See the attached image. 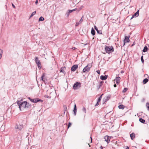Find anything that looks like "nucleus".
Instances as JSON below:
<instances>
[{"mask_svg": "<svg viewBox=\"0 0 149 149\" xmlns=\"http://www.w3.org/2000/svg\"><path fill=\"white\" fill-rule=\"evenodd\" d=\"M17 103L19 106L20 110L26 108L25 101L22 102V101H17Z\"/></svg>", "mask_w": 149, "mask_h": 149, "instance_id": "nucleus-1", "label": "nucleus"}, {"mask_svg": "<svg viewBox=\"0 0 149 149\" xmlns=\"http://www.w3.org/2000/svg\"><path fill=\"white\" fill-rule=\"evenodd\" d=\"M105 50L107 53L110 54L114 52V49L112 46H106L105 48Z\"/></svg>", "mask_w": 149, "mask_h": 149, "instance_id": "nucleus-2", "label": "nucleus"}, {"mask_svg": "<svg viewBox=\"0 0 149 149\" xmlns=\"http://www.w3.org/2000/svg\"><path fill=\"white\" fill-rule=\"evenodd\" d=\"M91 67V66L90 64L87 65L83 69V72L85 73L88 72L90 71Z\"/></svg>", "mask_w": 149, "mask_h": 149, "instance_id": "nucleus-3", "label": "nucleus"}, {"mask_svg": "<svg viewBox=\"0 0 149 149\" xmlns=\"http://www.w3.org/2000/svg\"><path fill=\"white\" fill-rule=\"evenodd\" d=\"M81 87V83L79 82H77L74 84L73 86V89L74 90L77 89Z\"/></svg>", "mask_w": 149, "mask_h": 149, "instance_id": "nucleus-4", "label": "nucleus"}, {"mask_svg": "<svg viewBox=\"0 0 149 149\" xmlns=\"http://www.w3.org/2000/svg\"><path fill=\"white\" fill-rule=\"evenodd\" d=\"M35 62L37 64L38 68L39 69L41 68L42 66L40 61L38 59V57H36L35 59Z\"/></svg>", "mask_w": 149, "mask_h": 149, "instance_id": "nucleus-5", "label": "nucleus"}, {"mask_svg": "<svg viewBox=\"0 0 149 149\" xmlns=\"http://www.w3.org/2000/svg\"><path fill=\"white\" fill-rule=\"evenodd\" d=\"M78 65H73L71 68V70L72 71H75L76 69L78 68Z\"/></svg>", "mask_w": 149, "mask_h": 149, "instance_id": "nucleus-6", "label": "nucleus"}, {"mask_svg": "<svg viewBox=\"0 0 149 149\" xmlns=\"http://www.w3.org/2000/svg\"><path fill=\"white\" fill-rule=\"evenodd\" d=\"M139 10H138V11L132 16L131 19L135 17H137L139 16Z\"/></svg>", "mask_w": 149, "mask_h": 149, "instance_id": "nucleus-7", "label": "nucleus"}, {"mask_svg": "<svg viewBox=\"0 0 149 149\" xmlns=\"http://www.w3.org/2000/svg\"><path fill=\"white\" fill-rule=\"evenodd\" d=\"M103 95V94L101 95L98 98L97 100V101L96 104L95 105V106H97L99 105V103L100 102L102 97V96Z\"/></svg>", "mask_w": 149, "mask_h": 149, "instance_id": "nucleus-8", "label": "nucleus"}, {"mask_svg": "<svg viewBox=\"0 0 149 149\" xmlns=\"http://www.w3.org/2000/svg\"><path fill=\"white\" fill-rule=\"evenodd\" d=\"M129 37H127V36H125V39L124 40V45L125 44V42H128L130 41V40H129Z\"/></svg>", "mask_w": 149, "mask_h": 149, "instance_id": "nucleus-9", "label": "nucleus"}, {"mask_svg": "<svg viewBox=\"0 0 149 149\" xmlns=\"http://www.w3.org/2000/svg\"><path fill=\"white\" fill-rule=\"evenodd\" d=\"M23 128L22 126L20 125H17L15 126V128L19 130H21Z\"/></svg>", "mask_w": 149, "mask_h": 149, "instance_id": "nucleus-10", "label": "nucleus"}, {"mask_svg": "<svg viewBox=\"0 0 149 149\" xmlns=\"http://www.w3.org/2000/svg\"><path fill=\"white\" fill-rule=\"evenodd\" d=\"M120 77H116L114 80L116 81V83L117 84H118L120 83Z\"/></svg>", "mask_w": 149, "mask_h": 149, "instance_id": "nucleus-11", "label": "nucleus"}, {"mask_svg": "<svg viewBox=\"0 0 149 149\" xmlns=\"http://www.w3.org/2000/svg\"><path fill=\"white\" fill-rule=\"evenodd\" d=\"M108 77V76L107 75H101L100 77V79L102 80H104L107 79Z\"/></svg>", "mask_w": 149, "mask_h": 149, "instance_id": "nucleus-12", "label": "nucleus"}, {"mask_svg": "<svg viewBox=\"0 0 149 149\" xmlns=\"http://www.w3.org/2000/svg\"><path fill=\"white\" fill-rule=\"evenodd\" d=\"M104 138L107 143H108L109 142L110 139H109V136H104Z\"/></svg>", "mask_w": 149, "mask_h": 149, "instance_id": "nucleus-13", "label": "nucleus"}, {"mask_svg": "<svg viewBox=\"0 0 149 149\" xmlns=\"http://www.w3.org/2000/svg\"><path fill=\"white\" fill-rule=\"evenodd\" d=\"M40 101L42 102L43 100L39 98H35L34 99L33 103H36Z\"/></svg>", "mask_w": 149, "mask_h": 149, "instance_id": "nucleus-14", "label": "nucleus"}, {"mask_svg": "<svg viewBox=\"0 0 149 149\" xmlns=\"http://www.w3.org/2000/svg\"><path fill=\"white\" fill-rule=\"evenodd\" d=\"M94 28L95 30L99 34H102V31L101 30H99L96 27V26L95 25L94 26Z\"/></svg>", "mask_w": 149, "mask_h": 149, "instance_id": "nucleus-15", "label": "nucleus"}, {"mask_svg": "<svg viewBox=\"0 0 149 149\" xmlns=\"http://www.w3.org/2000/svg\"><path fill=\"white\" fill-rule=\"evenodd\" d=\"M26 108H30L31 107V105L29 103H28L26 101H25V105Z\"/></svg>", "mask_w": 149, "mask_h": 149, "instance_id": "nucleus-16", "label": "nucleus"}, {"mask_svg": "<svg viewBox=\"0 0 149 149\" xmlns=\"http://www.w3.org/2000/svg\"><path fill=\"white\" fill-rule=\"evenodd\" d=\"M65 67L61 68L60 70V72H62L64 74H65V72L64 70H65Z\"/></svg>", "mask_w": 149, "mask_h": 149, "instance_id": "nucleus-17", "label": "nucleus"}, {"mask_svg": "<svg viewBox=\"0 0 149 149\" xmlns=\"http://www.w3.org/2000/svg\"><path fill=\"white\" fill-rule=\"evenodd\" d=\"M135 134L134 133H132L130 134V137L132 140H133L135 138Z\"/></svg>", "mask_w": 149, "mask_h": 149, "instance_id": "nucleus-18", "label": "nucleus"}, {"mask_svg": "<svg viewBox=\"0 0 149 149\" xmlns=\"http://www.w3.org/2000/svg\"><path fill=\"white\" fill-rule=\"evenodd\" d=\"M73 111H74V115H75L76 114L77 111V108L76 106V105L75 104H74V109L73 110Z\"/></svg>", "mask_w": 149, "mask_h": 149, "instance_id": "nucleus-19", "label": "nucleus"}, {"mask_svg": "<svg viewBox=\"0 0 149 149\" xmlns=\"http://www.w3.org/2000/svg\"><path fill=\"white\" fill-rule=\"evenodd\" d=\"M139 121L140 122L143 123H144L145 122V120L141 118H139Z\"/></svg>", "mask_w": 149, "mask_h": 149, "instance_id": "nucleus-20", "label": "nucleus"}, {"mask_svg": "<svg viewBox=\"0 0 149 149\" xmlns=\"http://www.w3.org/2000/svg\"><path fill=\"white\" fill-rule=\"evenodd\" d=\"M91 34L93 36L95 34V30L93 28H92L91 29Z\"/></svg>", "mask_w": 149, "mask_h": 149, "instance_id": "nucleus-21", "label": "nucleus"}, {"mask_svg": "<svg viewBox=\"0 0 149 149\" xmlns=\"http://www.w3.org/2000/svg\"><path fill=\"white\" fill-rule=\"evenodd\" d=\"M148 50V47L147 46H145L144 47L143 49V51L145 52H147Z\"/></svg>", "mask_w": 149, "mask_h": 149, "instance_id": "nucleus-22", "label": "nucleus"}, {"mask_svg": "<svg viewBox=\"0 0 149 149\" xmlns=\"http://www.w3.org/2000/svg\"><path fill=\"white\" fill-rule=\"evenodd\" d=\"M148 80L147 78H145L143 80V82L144 84H146L148 82Z\"/></svg>", "mask_w": 149, "mask_h": 149, "instance_id": "nucleus-23", "label": "nucleus"}, {"mask_svg": "<svg viewBox=\"0 0 149 149\" xmlns=\"http://www.w3.org/2000/svg\"><path fill=\"white\" fill-rule=\"evenodd\" d=\"M118 108L120 109H124V106L123 105H120L118 106Z\"/></svg>", "mask_w": 149, "mask_h": 149, "instance_id": "nucleus-24", "label": "nucleus"}, {"mask_svg": "<svg viewBox=\"0 0 149 149\" xmlns=\"http://www.w3.org/2000/svg\"><path fill=\"white\" fill-rule=\"evenodd\" d=\"M45 74L44 73H43L42 74V75L41 76V77L40 78V80H42L43 81H44V80H43V79H44V77L45 76Z\"/></svg>", "mask_w": 149, "mask_h": 149, "instance_id": "nucleus-25", "label": "nucleus"}, {"mask_svg": "<svg viewBox=\"0 0 149 149\" xmlns=\"http://www.w3.org/2000/svg\"><path fill=\"white\" fill-rule=\"evenodd\" d=\"M44 20V19L43 18V17L42 16H41L39 18V21L40 22V21H43V20Z\"/></svg>", "mask_w": 149, "mask_h": 149, "instance_id": "nucleus-26", "label": "nucleus"}, {"mask_svg": "<svg viewBox=\"0 0 149 149\" xmlns=\"http://www.w3.org/2000/svg\"><path fill=\"white\" fill-rule=\"evenodd\" d=\"M3 53V50L1 49H0V59H1V58L2 57Z\"/></svg>", "mask_w": 149, "mask_h": 149, "instance_id": "nucleus-27", "label": "nucleus"}, {"mask_svg": "<svg viewBox=\"0 0 149 149\" xmlns=\"http://www.w3.org/2000/svg\"><path fill=\"white\" fill-rule=\"evenodd\" d=\"M36 13V11H34V12H33L31 13V15H30L29 18H31L34 15H35V14Z\"/></svg>", "mask_w": 149, "mask_h": 149, "instance_id": "nucleus-28", "label": "nucleus"}, {"mask_svg": "<svg viewBox=\"0 0 149 149\" xmlns=\"http://www.w3.org/2000/svg\"><path fill=\"white\" fill-rule=\"evenodd\" d=\"M83 18H84V16H82V17H81V19H80V20L79 22V24H81L82 22L83 21Z\"/></svg>", "mask_w": 149, "mask_h": 149, "instance_id": "nucleus-29", "label": "nucleus"}, {"mask_svg": "<svg viewBox=\"0 0 149 149\" xmlns=\"http://www.w3.org/2000/svg\"><path fill=\"white\" fill-rule=\"evenodd\" d=\"M103 82H104L103 81H101L100 82V83L99 84V87L100 88V87H101L102 86V85H103Z\"/></svg>", "mask_w": 149, "mask_h": 149, "instance_id": "nucleus-30", "label": "nucleus"}, {"mask_svg": "<svg viewBox=\"0 0 149 149\" xmlns=\"http://www.w3.org/2000/svg\"><path fill=\"white\" fill-rule=\"evenodd\" d=\"M127 89H128L127 88H124L123 91V93L126 92L127 91Z\"/></svg>", "mask_w": 149, "mask_h": 149, "instance_id": "nucleus-31", "label": "nucleus"}, {"mask_svg": "<svg viewBox=\"0 0 149 149\" xmlns=\"http://www.w3.org/2000/svg\"><path fill=\"white\" fill-rule=\"evenodd\" d=\"M146 107L148 110H149V103L147 102L146 104Z\"/></svg>", "mask_w": 149, "mask_h": 149, "instance_id": "nucleus-32", "label": "nucleus"}, {"mask_svg": "<svg viewBox=\"0 0 149 149\" xmlns=\"http://www.w3.org/2000/svg\"><path fill=\"white\" fill-rule=\"evenodd\" d=\"M28 98L29 100L31 101L32 102H33L34 99H32L30 97H28Z\"/></svg>", "mask_w": 149, "mask_h": 149, "instance_id": "nucleus-33", "label": "nucleus"}, {"mask_svg": "<svg viewBox=\"0 0 149 149\" xmlns=\"http://www.w3.org/2000/svg\"><path fill=\"white\" fill-rule=\"evenodd\" d=\"M82 111L85 113L86 112V109L85 107H84L82 109Z\"/></svg>", "mask_w": 149, "mask_h": 149, "instance_id": "nucleus-34", "label": "nucleus"}, {"mask_svg": "<svg viewBox=\"0 0 149 149\" xmlns=\"http://www.w3.org/2000/svg\"><path fill=\"white\" fill-rule=\"evenodd\" d=\"M69 10L68 12L70 14L72 12L75 10Z\"/></svg>", "mask_w": 149, "mask_h": 149, "instance_id": "nucleus-35", "label": "nucleus"}, {"mask_svg": "<svg viewBox=\"0 0 149 149\" xmlns=\"http://www.w3.org/2000/svg\"><path fill=\"white\" fill-rule=\"evenodd\" d=\"M141 60L142 62V63H143L144 62V60L143 59V56H142L141 57Z\"/></svg>", "mask_w": 149, "mask_h": 149, "instance_id": "nucleus-36", "label": "nucleus"}, {"mask_svg": "<svg viewBox=\"0 0 149 149\" xmlns=\"http://www.w3.org/2000/svg\"><path fill=\"white\" fill-rule=\"evenodd\" d=\"M110 98V96H108L106 97L105 98V99L108 101V100Z\"/></svg>", "mask_w": 149, "mask_h": 149, "instance_id": "nucleus-37", "label": "nucleus"}, {"mask_svg": "<svg viewBox=\"0 0 149 149\" xmlns=\"http://www.w3.org/2000/svg\"><path fill=\"white\" fill-rule=\"evenodd\" d=\"M107 100L105 98H104L103 100V104H104L105 102H107Z\"/></svg>", "mask_w": 149, "mask_h": 149, "instance_id": "nucleus-38", "label": "nucleus"}, {"mask_svg": "<svg viewBox=\"0 0 149 149\" xmlns=\"http://www.w3.org/2000/svg\"><path fill=\"white\" fill-rule=\"evenodd\" d=\"M71 125V123H69L68 124V128H69L70 126Z\"/></svg>", "mask_w": 149, "mask_h": 149, "instance_id": "nucleus-39", "label": "nucleus"}, {"mask_svg": "<svg viewBox=\"0 0 149 149\" xmlns=\"http://www.w3.org/2000/svg\"><path fill=\"white\" fill-rule=\"evenodd\" d=\"M79 24H79V22H77L76 23V24H75V26H78Z\"/></svg>", "mask_w": 149, "mask_h": 149, "instance_id": "nucleus-40", "label": "nucleus"}, {"mask_svg": "<svg viewBox=\"0 0 149 149\" xmlns=\"http://www.w3.org/2000/svg\"><path fill=\"white\" fill-rule=\"evenodd\" d=\"M45 97L46 98H50L51 97H50L48 96V95H45Z\"/></svg>", "mask_w": 149, "mask_h": 149, "instance_id": "nucleus-41", "label": "nucleus"}, {"mask_svg": "<svg viewBox=\"0 0 149 149\" xmlns=\"http://www.w3.org/2000/svg\"><path fill=\"white\" fill-rule=\"evenodd\" d=\"M69 13L68 12L66 13L65 14V15L67 17H68L69 15Z\"/></svg>", "mask_w": 149, "mask_h": 149, "instance_id": "nucleus-42", "label": "nucleus"}, {"mask_svg": "<svg viewBox=\"0 0 149 149\" xmlns=\"http://www.w3.org/2000/svg\"><path fill=\"white\" fill-rule=\"evenodd\" d=\"M96 72H97V73L99 74H100V71L99 70H97L96 71Z\"/></svg>", "mask_w": 149, "mask_h": 149, "instance_id": "nucleus-43", "label": "nucleus"}, {"mask_svg": "<svg viewBox=\"0 0 149 149\" xmlns=\"http://www.w3.org/2000/svg\"><path fill=\"white\" fill-rule=\"evenodd\" d=\"M76 49V48L75 47H73L72 48V49L73 50H74Z\"/></svg>", "mask_w": 149, "mask_h": 149, "instance_id": "nucleus-44", "label": "nucleus"}, {"mask_svg": "<svg viewBox=\"0 0 149 149\" xmlns=\"http://www.w3.org/2000/svg\"><path fill=\"white\" fill-rule=\"evenodd\" d=\"M82 44H84V45H87L88 44V43H87V42H85V43H83Z\"/></svg>", "mask_w": 149, "mask_h": 149, "instance_id": "nucleus-45", "label": "nucleus"}, {"mask_svg": "<svg viewBox=\"0 0 149 149\" xmlns=\"http://www.w3.org/2000/svg\"><path fill=\"white\" fill-rule=\"evenodd\" d=\"M38 0H36V1L35 2V3L36 4H37L38 3Z\"/></svg>", "mask_w": 149, "mask_h": 149, "instance_id": "nucleus-46", "label": "nucleus"}, {"mask_svg": "<svg viewBox=\"0 0 149 149\" xmlns=\"http://www.w3.org/2000/svg\"><path fill=\"white\" fill-rule=\"evenodd\" d=\"M12 5L13 8H15V6L13 3L12 4Z\"/></svg>", "mask_w": 149, "mask_h": 149, "instance_id": "nucleus-47", "label": "nucleus"}, {"mask_svg": "<svg viewBox=\"0 0 149 149\" xmlns=\"http://www.w3.org/2000/svg\"><path fill=\"white\" fill-rule=\"evenodd\" d=\"M141 114V113H139V114H137V115H138V116L139 117V116H141V115H140Z\"/></svg>", "mask_w": 149, "mask_h": 149, "instance_id": "nucleus-48", "label": "nucleus"}, {"mask_svg": "<svg viewBox=\"0 0 149 149\" xmlns=\"http://www.w3.org/2000/svg\"><path fill=\"white\" fill-rule=\"evenodd\" d=\"M113 86L114 87H116L117 86V85L116 84H114Z\"/></svg>", "mask_w": 149, "mask_h": 149, "instance_id": "nucleus-49", "label": "nucleus"}, {"mask_svg": "<svg viewBox=\"0 0 149 149\" xmlns=\"http://www.w3.org/2000/svg\"><path fill=\"white\" fill-rule=\"evenodd\" d=\"M83 8V6H81V8H80L81 9H82V8Z\"/></svg>", "mask_w": 149, "mask_h": 149, "instance_id": "nucleus-50", "label": "nucleus"}, {"mask_svg": "<svg viewBox=\"0 0 149 149\" xmlns=\"http://www.w3.org/2000/svg\"><path fill=\"white\" fill-rule=\"evenodd\" d=\"M126 149H129V148L128 146H127Z\"/></svg>", "mask_w": 149, "mask_h": 149, "instance_id": "nucleus-51", "label": "nucleus"}, {"mask_svg": "<svg viewBox=\"0 0 149 149\" xmlns=\"http://www.w3.org/2000/svg\"><path fill=\"white\" fill-rule=\"evenodd\" d=\"M90 138H91V143L92 142V138L91 137H90Z\"/></svg>", "mask_w": 149, "mask_h": 149, "instance_id": "nucleus-52", "label": "nucleus"}, {"mask_svg": "<svg viewBox=\"0 0 149 149\" xmlns=\"http://www.w3.org/2000/svg\"><path fill=\"white\" fill-rule=\"evenodd\" d=\"M101 148V149H102V146H101L100 147V148Z\"/></svg>", "mask_w": 149, "mask_h": 149, "instance_id": "nucleus-53", "label": "nucleus"}, {"mask_svg": "<svg viewBox=\"0 0 149 149\" xmlns=\"http://www.w3.org/2000/svg\"><path fill=\"white\" fill-rule=\"evenodd\" d=\"M134 44H132V46H133V45H134Z\"/></svg>", "mask_w": 149, "mask_h": 149, "instance_id": "nucleus-54", "label": "nucleus"}, {"mask_svg": "<svg viewBox=\"0 0 149 149\" xmlns=\"http://www.w3.org/2000/svg\"><path fill=\"white\" fill-rule=\"evenodd\" d=\"M74 10H75V9H77H77H76V8H74Z\"/></svg>", "mask_w": 149, "mask_h": 149, "instance_id": "nucleus-55", "label": "nucleus"}, {"mask_svg": "<svg viewBox=\"0 0 149 149\" xmlns=\"http://www.w3.org/2000/svg\"><path fill=\"white\" fill-rule=\"evenodd\" d=\"M121 73H122V72H123L122 71H121Z\"/></svg>", "mask_w": 149, "mask_h": 149, "instance_id": "nucleus-56", "label": "nucleus"}]
</instances>
